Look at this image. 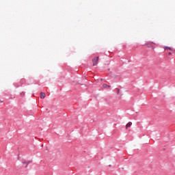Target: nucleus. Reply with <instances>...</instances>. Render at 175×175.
<instances>
[{
  "label": "nucleus",
  "instance_id": "obj_1",
  "mask_svg": "<svg viewBox=\"0 0 175 175\" xmlns=\"http://www.w3.org/2000/svg\"><path fill=\"white\" fill-rule=\"evenodd\" d=\"M98 61H99V57H94L92 59L93 66H96L98 65Z\"/></svg>",
  "mask_w": 175,
  "mask_h": 175
},
{
  "label": "nucleus",
  "instance_id": "obj_2",
  "mask_svg": "<svg viewBox=\"0 0 175 175\" xmlns=\"http://www.w3.org/2000/svg\"><path fill=\"white\" fill-rule=\"evenodd\" d=\"M31 162H32V161H23V165H26L25 166V167H28V165H29V163H31Z\"/></svg>",
  "mask_w": 175,
  "mask_h": 175
},
{
  "label": "nucleus",
  "instance_id": "obj_3",
  "mask_svg": "<svg viewBox=\"0 0 175 175\" xmlns=\"http://www.w3.org/2000/svg\"><path fill=\"white\" fill-rule=\"evenodd\" d=\"M131 126H132V122H129L126 124V129H128V128H131Z\"/></svg>",
  "mask_w": 175,
  "mask_h": 175
},
{
  "label": "nucleus",
  "instance_id": "obj_4",
  "mask_svg": "<svg viewBox=\"0 0 175 175\" xmlns=\"http://www.w3.org/2000/svg\"><path fill=\"white\" fill-rule=\"evenodd\" d=\"M40 98H41V99H44L46 98V94H44V92H41Z\"/></svg>",
  "mask_w": 175,
  "mask_h": 175
},
{
  "label": "nucleus",
  "instance_id": "obj_5",
  "mask_svg": "<svg viewBox=\"0 0 175 175\" xmlns=\"http://www.w3.org/2000/svg\"><path fill=\"white\" fill-rule=\"evenodd\" d=\"M164 50H171V51H173V49L170 46H165Z\"/></svg>",
  "mask_w": 175,
  "mask_h": 175
},
{
  "label": "nucleus",
  "instance_id": "obj_6",
  "mask_svg": "<svg viewBox=\"0 0 175 175\" xmlns=\"http://www.w3.org/2000/svg\"><path fill=\"white\" fill-rule=\"evenodd\" d=\"M103 87L104 88H110V87H111V86H110V85H107V84H106V83H104L103 85Z\"/></svg>",
  "mask_w": 175,
  "mask_h": 175
},
{
  "label": "nucleus",
  "instance_id": "obj_7",
  "mask_svg": "<svg viewBox=\"0 0 175 175\" xmlns=\"http://www.w3.org/2000/svg\"><path fill=\"white\" fill-rule=\"evenodd\" d=\"M14 85L16 88H18L20 87V84H18V83H14Z\"/></svg>",
  "mask_w": 175,
  "mask_h": 175
},
{
  "label": "nucleus",
  "instance_id": "obj_8",
  "mask_svg": "<svg viewBox=\"0 0 175 175\" xmlns=\"http://www.w3.org/2000/svg\"><path fill=\"white\" fill-rule=\"evenodd\" d=\"M120 89H118V91H117V94H120Z\"/></svg>",
  "mask_w": 175,
  "mask_h": 175
},
{
  "label": "nucleus",
  "instance_id": "obj_9",
  "mask_svg": "<svg viewBox=\"0 0 175 175\" xmlns=\"http://www.w3.org/2000/svg\"><path fill=\"white\" fill-rule=\"evenodd\" d=\"M21 95H25V93L23 92L22 93H21Z\"/></svg>",
  "mask_w": 175,
  "mask_h": 175
},
{
  "label": "nucleus",
  "instance_id": "obj_10",
  "mask_svg": "<svg viewBox=\"0 0 175 175\" xmlns=\"http://www.w3.org/2000/svg\"><path fill=\"white\" fill-rule=\"evenodd\" d=\"M168 55H172V52H169Z\"/></svg>",
  "mask_w": 175,
  "mask_h": 175
},
{
  "label": "nucleus",
  "instance_id": "obj_11",
  "mask_svg": "<svg viewBox=\"0 0 175 175\" xmlns=\"http://www.w3.org/2000/svg\"><path fill=\"white\" fill-rule=\"evenodd\" d=\"M146 46H147V47H150V46H148V44H146Z\"/></svg>",
  "mask_w": 175,
  "mask_h": 175
},
{
  "label": "nucleus",
  "instance_id": "obj_12",
  "mask_svg": "<svg viewBox=\"0 0 175 175\" xmlns=\"http://www.w3.org/2000/svg\"><path fill=\"white\" fill-rule=\"evenodd\" d=\"M111 167V165H109V167Z\"/></svg>",
  "mask_w": 175,
  "mask_h": 175
},
{
  "label": "nucleus",
  "instance_id": "obj_13",
  "mask_svg": "<svg viewBox=\"0 0 175 175\" xmlns=\"http://www.w3.org/2000/svg\"><path fill=\"white\" fill-rule=\"evenodd\" d=\"M174 51H175V50H174Z\"/></svg>",
  "mask_w": 175,
  "mask_h": 175
}]
</instances>
